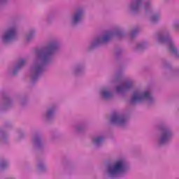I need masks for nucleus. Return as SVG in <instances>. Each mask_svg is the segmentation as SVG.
Listing matches in <instances>:
<instances>
[{
    "label": "nucleus",
    "instance_id": "f8f14e48",
    "mask_svg": "<svg viewBox=\"0 0 179 179\" xmlns=\"http://www.w3.org/2000/svg\"><path fill=\"white\" fill-rule=\"evenodd\" d=\"M169 50L171 51V52H172V54H175V55H178V51H177V49L176 48H174V45H173L172 43H171L169 45Z\"/></svg>",
    "mask_w": 179,
    "mask_h": 179
},
{
    "label": "nucleus",
    "instance_id": "2eb2a0df",
    "mask_svg": "<svg viewBox=\"0 0 179 179\" xmlns=\"http://www.w3.org/2000/svg\"><path fill=\"white\" fill-rule=\"evenodd\" d=\"M156 19H157V16H154V17H152V22H155V21L156 20Z\"/></svg>",
    "mask_w": 179,
    "mask_h": 179
},
{
    "label": "nucleus",
    "instance_id": "39448f33",
    "mask_svg": "<svg viewBox=\"0 0 179 179\" xmlns=\"http://www.w3.org/2000/svg\"><path fill=\"white\" fill-rule=\"evenodd\" d=\"M111 121L112 122H117L120 125H122L125 122V117L114 114L112 116Z\"/></svg>",
    "mask_w": 179,
    "mask_h": 179
},
{
    "label": "nucleus",
    "instance_id": "1a4fd4ad",
    "mask_svg": "<svg viewBox=\"0 0 179 179\" xmlns=\"http://www.w3.org/2000/svg\"><path fill=\"white\" fill-rule=\"evenodd\" d=\"M83 12L82 10H78L74 16V23L79 22L82 17Z\"/></svg>",
    "mask_w": 179,
    "mask_h": 179
},
{
    "label": "nucleus",
    "instance_id": "423d86ee",
    "mask_svg": "<svg viewBox=\"0 0 179 179\" xmlns=\"http://www.w3.org/2000/svg\"><path fill=\"white\" fill-rule=\"evenodd\" d=\"M112 34L110 32H106L102 39H99L98 43H107L111 38Z\"/></svg>",
    "mask_w": 179,
    "mask_h": 179
},
{
    "label": "nucleus",
    "instance_id": "0eeeda50",
    "mask_svg": "<svg viewBox=\"0 0 179 179\" xmlns=\"http://www.w3.org/2000/svg\"><path fill=\"white\" fill-rule=\"evenodd\" d=\"M132 86V83H127L122 86H119L117 87V92H122V90H125L127 89H129V87Z\"/></svg>",
    "mask_w": 179,
    "mask_h": 179
},
{
    "label": "nucleus",
    "instance_id": "a211bd4d",
    "mask_svg": "<svg viewBox=\"0 0 179 179\" xmlns=\"http://www.w3.org/2000/svg\"><path fill=\"white\" fill-rule=\"evenodd\" d=\"M13 73H14V75H15V73H16L14 72Z\"/></svg>",
    "mask_w": 179,
    "mask_h": 179
},
{
    "label": "nucleus",
    "instance_id": "f3484780",
    "mask_svg": "<svg viewBox=\"0 0 179 179\" xmlns=\"http://www.w3.org/2000/svg\"><path fill=\"white\" fill-rule=\"evenodd\" d=\"M137 1V2H139V1H141V0H136Z\"/></svg>",
    "mask_w": 179,
    "mask_h": 179
},
{
    "label": "nucleus",
    "instance_id": "f03ea898",
    "mask_svg": "<svg viewBox=\"0 0 179 179\" xmlns=\"http://www.w3.org/2000/svg\"><path fill=\"white\" fill-rule=\"evenodd\" d=\"M57 48V44L55 43H51L49 45V46L47 48V49L44 50H41L38 52V55L39 58H41V61L45 62L47 59H48V57H50V55L52 53V51Z\"/></svg>",
    "mask_w": 179,
    "mask_h": 179
},
{
    "label": "nucleus",
    "instance_id": "20e7f679",
    "mask_svg": "<svg viewBox=\"0 0 179 179\" xmlns=\"http://www.w3.org/2000/svg\"><path fill=\"white\" fill-rule=\"evenodd\" d=\"M16 36V29L15 28H10L8 31H7L3 37V41L6 43L8 41H10L15 38Z\"/></svg>",
    "mask_w": 179,
    "mask_h": 179
},
{
    "label": "nucleus",
    "instance_id": "ddd939ff",
    "mask_svg": "<svg viewBox=\"0 0 179 179\" xmlns=\"http://www.w3.org/2000/svg\"><path fill=\"white\" fill-rule=\"evenodd\" d=\"M103 137H97L93 140V143L95 145H100V143H101V142H103Z\"/></svg>",
    "mask_w": 179,
    "mask_h": 179
},
{
    "label": "nucleus",
    "instance_id": "9d476101",
    "mask_svg": "<svg viewBox=\"0 0 179 179\" xmlns=\"http://www.w3.org/2000/svg\"><path fill=\"white\" fill-rule=\"evenodd\" d=\"M170 138V133L169 131L165 132L161 138V143H164Z\"/></svg>",
    "mask_w": 179,
    "mask_h": 179
},
{
    "label": "nucleus",
    "instance_id": "f257e3e1",
    "mask_svg": "<svg viewBox=\"0 0 179 179\" xmlns=\"http://www.w3.org/2000/svg\"><path fill=\"white\" fill-rule=\"evenodd\" d=\"M144 100L152 101V96L150 95V92H145L143 93H141L139 92H135L133 94L131 102L136 103L138 101H144Z\"/></svg>",
    "mask_w": 179,
    "mask_h": 179
},
{
    "label": "nucleus",
    "instance_id": "dca6fc26",
    "mask_svg": "<svg viewBox=\"0 0 179 179\" xmlns=\"http://www.w3.org/2000/svg\"><path fill=\"white\" fill-rule=\"evenodd\" d=\"M52 113V112L51 110H49V111L48 112V115H50Z\"/></svg>",
    "mask_w": 179,
    "mask_h": 179
},
{
    "label": "nucleus",
    "instance_id": "4468645a",
    "mask_svg": "<svg viewBox=\"0 0 179 179\" xmlns=\"http://www.w3.org/2000/svg\"><path fill=\"white\" fill-rule=\"evenodd\" d=\"M26 64V60H24V59H21V60L20 61V62L18 63V65H17V68H20V66H23V64Z\"/></svg>",
    "mask_w": 179,
    "mask_h": 179
},
{
    "label": "nucleus",
    "instance_id": "7ed1b4c3",
    "mask_svg": "<svg viewBox=\"0 0 179 179\" xmlns=\"http://www.w3.org/2000/svg\"><path fill=\"white\" fill-rule=\"evenodd\" d=\"M125 171V162L124 161L117 162L113 168H109V173L111 176L121 174Z\"/></svg>",
    "mask_w": 179,
    "mask_h": 179
},
{
    "label": "nucleus",
    "instance_id": "6e6552de",
    "mask_svg": "<svg viewBox=\"0 0 179 179\" xmlns=\"http://www.w3.org/2000/svg\"><path fill=\"white\" fill-rule=\"evenodd\" d=\"M43 69V66L40 64H36L32 67V71L35 73H40Z\"/></svg>",
    "mask_w": 179,
    "mask_h": 179
},
{
    "label": "nucleus",
    "instance_id": "9b49d317",
    "mask_svg": "<svg viewBox=\"0 0 179 179\" xmlns=\"http://www.w3.org/2000/svg\"><path fill=\"white\" fill-rule=\"evenodd\" d=\"M101 94H102L103 99H110V97H111V96H112L110 92L107 90H103L101 92Z\"/></svg>",
    "mask_w": 179,
    "mask_h": 179
}]
</instances>
